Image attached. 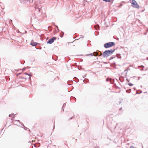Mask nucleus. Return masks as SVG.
<instances>
[{
    "label": "nucleus",
    "mask_w": 148,
    "mask_h": 148,
    "mask_svg": "<svg viewBox=\"0 0 148 148\" xmlns=\"http://www.w3.org/2000/svg\"><path fill=\"white\" fill-rule=\"evenodd\" d=\"M115 49H111L110 50H107L104 52L102 53V55L104 58H107L111 55L114 51Z\"/></svg>",
    "instance_id": "1"
},
{
    "label": "nucleus",
    "mask_w": 148,
    "mask_h": 148,
    "mask_svg": "<svg viewBox=\"0 0 148 148\" xmlns=\"http://www.w3.org/2000/svg\"><path fill=\"white\" fill-rule=\"evenodd\" d=\"M130 2L131 3V6L137 9L139 8V5L135 0H130Z\"/></svg>",
    "instance_id": "2"
},
{
    "label": "nucleus",
    "mask_w": 148,
    "mask_h": 148,
    "mask_svg": "<svg viewBox=\"0 0 148 148\" xmlns=\"http://www.w3.org/2000/svg\"><path fill=\"white\" fill-rule=\"evenodd\" d=\"M115 45V44L114 42H110L105 43L104 45V47L107 48L114 46Z\"/></svg>",
    "instance_id": "3"
},
{
    "label": "nucleus",
    "mask_w": 148,
    "mask_h": 148,
    "mask_svg": "<svg viewBox=\"0 0 148 148\" xmlns=\"http://www.w3.org/2000/svg\"><path fill=\"white\" fill-rule=\"evenodd\" d=\"M56 37H53L50 39L47 42V44H51L55 40H56Z\"/></svg>",
    "instance_id": "4"
},
{
    "label": "nucleus",
    "mask_w": 148,
    "mask_h": 148,
    "mask_svg": "<svg viewBox=\"0 0 148 148\" xmlns=\"http://www.w3.org/2000/svg\"><path fill=\"white\" fill-rule=\"evenodd\" d=\"M97 53L96 52H95L93 53H90L88 54V55L90 56H97Z\"/></svg>",
    "instance_id": "5"
},
{
    "label": "nucleus",
    "mask_w": 148,
    "mask_h": 148,
    "mask_svg": "<svg viewBox=\"0 0 148 148\" xmlns=\"http://www.w3.org/2000/svg\"><path fill=\"white\" fill-rule=\"evenodd\" d=\"M30 44L32 46H35L37 45V43L36 42H34L32 41H31Z\"/></svg>",
    "instance_id": "6"
},
{
    "label": "nucleus",
    "mask_w": 148,
    "mask_h": 148,
    "mask_svg": "<svg viewBox=\"0 0 148 148\" xmlns=\"http://www.w3.org/2000/svg\"><path fill=\"white\" fill-rule=\"evenodd\" d=\"M36 9L37 10H38V11L39 12L40 11V7H39V6L38 7V6L37 5H36L35 7Z\"/></svg>",
    "instance_id": "7"
},
{
    "label": "nucleus",
    "mask_w": 148,
    "mask_h": 148,
    "mask_svg": "<svg viewBox=\"0 0 148 148\" xmlns=\"http://www.w3.org/2000/svg\"><path fill=\"white\" fill-rule=\"evenodd\" d=\"M97 56H101L102 55V53L100 51H99L98 52H97Z\"/></svg>",
    "instance_id": "8"
},
{
    "label": "nucleus",
    "mask_w": 148,
    "mask_h": 148,
    "mask_svg": "<svg viewBox=\"0 0 148 148\" xmlns=\"http://www.w3.org/2000/svg\"><path fill=\"white\" fill-rule=\"evenodd\" d=\"M94 27L95 29L97 30L99 28V26L98 25H95L94 26Z\"/></svg>",
    "instance_id": "9"
},
{
    "label": "nucleus",
    "mask_w": 148,
    "mask_h": 148,
    "mask_svg": "<svg viewBox=\"0 0 148 148\" xmlns=\"http://www.w3.org/2000/svg\"><path fill=\"white\" fill-rule=\"evenodd\" d=\"M21 125H23V127L24 128V129L25 130H29V131H30V130H29V128H27L26 127H25L24 126V125L23 124V123H21Z\"/></svg>",
    "instance_id": "10"
},
{
    "label": "nucleus",
    "mask_w": 148,
    "mask_h": 148,
    "mask_svg": "<svg viewBox=\"0 0 148 148\" xmlns=\"http://www.w3.org/2000/svg\"><path fill=\"white\" fill-rule=\"evenodd\" d=\"M88 79H85V80H83V82H84V83H88Z\"/></svg>",
    "instance_id": "11"
},
{
    "label": "nucleus",
    "mask_w": 148,
    "mask_h": 148,
    "mask_svg": "<svg viewBox=\"0 0 148 148\" xmlns=\"http://www.w3.org/2000/svg\"><path fill=\"white\" fill-rule=\"evenodd\" d=\"M24 74H25V75H29V76H32V75H30V74H29L27 73H24Z\"/></svg>",
    "instance_id": "12"
},
{
    "label": "nucleus",
    "mask_w": 148,
    "mask_h": 148,
    "mask_svg": "<svg viewBox=\"0 0 148 148\" xmlns=\"http://www.w3.org/2000/svg\"><path fill=\"white\" fill-rule=\"evenodd\" d=\"M103 1L106 2H110V0H103Z\"/></svg>",
    "instance_id": "13"
},
{
    "label": "nucleus",
    "mask_w": 148,
    "mask_h": 148,
    "mask_svg": "<svg viewBox=\"0 0 148 148\" xmlns=\"http://www.w3.org/2000/svg\"><path fill=\"white\" fill-rule=\"evenodd\" d=\"M12 23V20H10L9 21V23L10 24L11 23Z\"/></svg>",
    "instance_id": "14"
},
{
    "label": "nucleus",
    "mask_w": 148,
    "mask_h": 148,
    "mask_svg": "<svg viewBox=\"0 0 148 148\" xmlns=\"http://www.w3.org/2000/svg\"><path fill=\"white\" fill-rule=\"evenodd\" d=\"M114 58V57H111L110 59L109 60H111L113 59Z\"/></svg>",
    "instance_id": "15"
},
{
    "label": "nucleus",
    "mask_w": 148,
    "mask_h": 148,
    "mask_svg": "<svg viewBox=\"0 0 148 148\" xmlns=\"http://www.w3.org/2000/svg\"><path fill=\"white\" fill-rule=\"evenodd\" d=\"M127 85H128L129 86H130V83H128V84H125V87H126L127 86Z\"/></svg>",
    "instance_id": "16"
},
{
    "label": "nucleus",
    "mask_w": 148,
    "mask_h": 148,
    "mask_svg": "<svg viewBox=\"0 0 148 148\" xmlns=\"http://www.w3.org/2000/svg\"><path fill=\"white\" fill-rule=\"evenodd\" d=\"M21 0L22 2H23L25 1H28L29 0Z\"/></svg>",
    "instance_id": "17"
},
{
    "label": "nucleus",
    "mask_w": 148,
    "mask_h": 148,
    "mask_svg": "<svg viewBox=\"0 0 148 148\" xmlns=\"http://www.w3.org/2000/svg\"><path fill=\"white\" fill-rule=\"evenodd\" d=\"M66 106V103H64L63 104V107H64V106Z\"/></svg>",
    "instance_id": "18"
},
{
    "label": "nucleus",
    "mask_w": 148,
    "mask_h": 148,
    "mask_svg": "<svg viewBox=\"0 0 148 148\" xmlns=\"http://www.w3.org/2000/svg\"><path fill=\"white\" fill-rule=\"evenodd\" d=\"M12 114H10L9 115V116L10 117L12 116Z\"/></svg>",
    "instance_id": "19"
},
{
    "label": "nucleus",
    "mask_w": 148,
    "mask_h": 148,
    "mask_svg": "<svg viewBox=\"0 0 148 148\" xmlns=\"http://www.w3.org/2000/svg\"><path fill=\"white\" fill-rule=\"evenodd\" d=\"M31 76H29V80H31Z\"/></svg>",
    "instance_id": "20"
},
{
    "label": "nucleus",
    "mask_w": 148,
    "mask_h": 148,
    "mask_svg": "<svg viewBox=\"0 0 148 148\" xmlns=\"http://www.w3.org/2000/svg\"><path fill=\"white\" fill-rule=\"evenodd\" d=\"M130 148H135L133 146H130Z\"/></svg>",
    "instance_id": "21"
},
{
    "label": "nucleus",
    "mask_w": 148,
    "mask_h": 148,
    "mask_svg": "<svg viewBox=\"0 0 148 148\" xmlns=\"http://www.w3.org/2000/svg\"><path fill=\"white\" fill-rule=\"evenodd\" d=\"M109 80V79L108 78H107L106 79V80L107 81H108Z\"/></svg>",
    "instance_id": "22"
},
{
    "label": "nucleus",
    "mask_w": 148,
    "mask_h": 148,
    "mask_svg": "<svg viewBox=\"0 0 148 148\" xmlns=\"http://www.w3.org/2000/svg\"><path fill=\"white\" fill-rule=\"evenodd\" d=\"M132 85H133V84H132L131 83H130V86H132Z\"/></svg>",
    "instance_id": "23"
},
{
    "label": "nucleus",
    "mask_w": 148,
    "mask_h": 148,
    "mask_svg": "<svg viewBox=\"0 0 148 148\" xmlns=\"http://www.w3.org/2000/svg\"><path fill=\"white\" fill-rule=\"evenodd\" d=\"M55 26L56 27L57 29H58V26L55 25Z\"/></svg>",
    "instance_id": "24"
},
{
    "label": "nucleus",
    "mask_w": 148,
    "mask_h": 148,
    "mask_svg": "<svg viewBox=\"0 0 148 148\" xmlns=\"http://www.w3.org/2000/svg\"><path fill=\"white\" fill-rule=\"evenodd\" d=\"M140 66L142 67V68L144 67V66L142 65L141 66Z\"/></svg>",
    "instance_id": "25"
},
{
    "label": "nucleus",
    "mask_w": 148,
    "mask_h": 148,
    "mask_svg": "<svg viewBox=\"0 0 148 148\" xmlns=\"http://www.w3.org/2000/svg\"><path fill=\"white\" fill-rule=\"evenodd\" d=\"M17 121H18L20 123H21V122H20V121L19 120H16Z\"/></svg>",
    "instance_id": "26"
},
{
    "label": "nucleus",
    "mask_w": 148,
    "mask_h": 148,
    "mask_svg": "<svg viewBox=\"0 0 148 148\" xmlns=\"http://www.w3.org/2000/svg\"><path fill=\"white\" fill-rule=\"evenodd\" d=\"M62 110L63 111H64V108H63V107L62 108Z\"/></svg>",
    "instance_id": "27"
},
{
    "label": "nucleus",
    "mask_w": 148,
    "mask_h": 148,
    "mask_svg": "<svg viewBox=\"0 0 148 148\" xmlns=\"http://www.w3.org/2000/svg\"><path fill=\"white\" fill-rule=\"evenodd\" d=\"M129 90V89L127 90H126V92H128V91Z\"/></svg>",
    "instance_id": "28"
},
{
    "label": "nucleus",
    "mask_w": 148,
    "mask_h": 148,
    "mask_svg": "<svg viewBox=\"0 0 148 148\" xmlns=\"http://www.w3.org/2000/svg\"><path fill=\"white\" fill-rule=\"evenodd\" d=\"M122 5H121H121H120V6H119V7H121V6H122Z\"/></svg>",
    "instance_id": "29"
},
{
    "label": "nucleus",
    "mask_w": 148,
    "mask_h": 148,
    "mask_svg": "<svg viewBox=\"0 0 148 148\" xmlns=\"http://www.w3.org/2000/svg\"><path fill=\"white\" fill-rule=\"evenodd\" d=\"M126 71H127V70H125L124 72H125Z\"/></svg>",
    "instance_id": "30"
},
{
    "label": "nucleus",
    "mask_w": 148,
    "mask_h": 148,
    "mask_svg": "<svg viewBox=\"0 0 148 148\" xmlns=\"http://www.w3.org/2000/svg\"><path fill=\"white\" fill-rule=\"evenodd\" d=\"M25 69V68H23V70H24Z\"/></svg>",
    "instance_id": "31"
},
{
    "label": "nucleus",
    "mask_w": 148,
    "mask_h": 148,
    "mask_svg": "<svg viewBox=\"0 0 148 148\" xmlns=\"http://www.w3.org/2000/svg\"><path fill=\"white\" fill-rule=\"evenodd\" d=\"M147 60H148V57L147 58Z\"/></svg>",
    "instance_id": "32"
},
{
    "label": "nucleus",
    "mask_w": 148,
    "mask_h": 148,
    "mask_svg": "<svg viewBox=\"0 0 148 148\" xmlns=\"http://www.w3.org/2000/svg\"><path fill=\"white\" fill-rule=\"evenodd\" d=\"M121 109H122V108H120V109H119V110H121Z\"/></svg>",
    "instance_id": "33"
},
{
    "label": "nucleus",
    "mask_w": 148,
    "mask_h": 148,
    "mask_svg": "<svg viewBox=\"0 0 148 148\" xmlns=\"http://www.w3.org/2000/svg\"><path fill=\"white\" fill-rule=\"evenodd\" d=\"M62 32V33H63V34H64V33H63V32Z\"/></svg>",
    "instance_id": "34"
},
{
    "label": "nucleus",
    "mask_w": 148,
    "mask_h": 148,
    "mask_svg": "<svg viewBox=\"0 0 148 148\" xmlns=\"http://www.w3.org/2000/svg\"><path fill=\"white\" fill-rule=\"evenodd\" d=\"M70 119H72V118H70Z\"/></svg>",
    "instance_id": "35"
},
{
    "label": "nucleus",
    "mask_w": 148,
    "mask_h": 148,
    "mask_svg": "<svg viewBox=\"0 0 148 148\" xmlns=\"http://www.w3.org/2000/svg\"><path fill=\"white\" fill-rule=\"evenodd\" d=\"M130 92L131 91V90L130 89Z\"/></svg>",
    "instance_id": "36"
}]
</instances>
